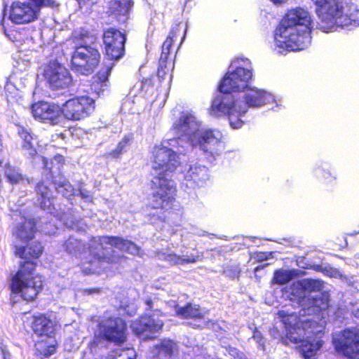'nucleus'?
Listing matches in <instances>:
<instances>
[{
	"instance_id": "nucleus-5",
	"label": "nucleus",
	"mask_w": 359,
	"mask_h": 359,
	"mask_svg": "<svg viewBox=\"0 0 359 359\" xmlns=\"http://www.w3.org/2000/svg\"><path fill=\"white\" fill-rule=\"evenodd\" d=\"M321 24L319 29L330 32L335 25L341 27L359 25V9L354 5L344 6L341 0H311Z\"/></svg>"
},
{
	"instance_id": "nucleus-49",
	"label": "nucleus",
	"mask_w": 359,
	"mask_h": 359,
	"mask_svg": "<svg viewBox=\"0 0 359 359\" xmlns=\"http://www.w3.org/2000/svg\"><path fill=\"white\" fill-rule=\"evenodd\" d=\"M54 160L57 161L60 164H64L65 163V158L63 157V156L62 155H56L54 156Z\"/></svg>"
},
{
	"instance_id": "nucleus-20",
	"label": "nucleus",
	"mask_w": 359,
	"mask_h": 359,
	"mask_svg": "<svg viewBox=\"0 0 359 359\" xmlns=\"http://www.w3.org/2000/svg\"><path fill=\"white\" fill-rule=\"evenodd\" d=\"M189 140L194 146H198L205 152L210 153H212L213 147L219 142L213 130L202 129L194 131Z\"/></svg>"
},
{
	"instance_id": "nucleus-47",
	"label": "nucleus",
	"mask_w": 359,
	"mask_h": 359,
	"mask_svg": "<svg viewBox=\"0 0 359 359\" xmlns=\"http://www.w3.org/2000/svg\"><path fill=\"white\" fill-rule=\"evenodd\" d=\"M102 291V289L100 287H90V288H86L83 290V292L86 294H99Z\"/></svg>"
},
{
	"instance_id": "nucleus-45",
	"label": "nucleus",
	"mask_w": 359,
	"mask_h": 359,
	"mask_svg": "<svg viewBox=\"0 0 359 359\" xmlns=\"http://www.w3.org/2000/svg\"><path fill=\"white\" fill-rule=\"evenodd\" d=\"M103 340H104V334L102 332L99 334H95L93 339L90 341V348L92 349L97 348Z\"/></svg>"
},
{
	"instance_id": "nucleus-17",
	"label": "nucleus",
	"mask_w": 359,
	"mask_h": 359,
	"mask_svg": "<svg viewBox=\"0 0 359 359\" xmlns=\"http://www.w3.org/2000/svg\"><path fill=\"white\" fill-rule=\"evenodd\" d=\"M31 111L35 120L52 126L58 125L63 116L62 105L50 102H36L31 105Z\"/></svg>"
},
{
	"instance_id": "nucleus-8",
	"label": "nucleus",
	"mask_w": 359,
	"mask_h": 359,
	"mask_svg": "<svg viewBox=\"0 0 359 359\" xmlns=\"http://www.w3.org/2000/svg\"><path fill=\"white\" fill-rule=\"evenodd\" d=\"M53 0H18L12 2L9 12L10 20L16 25H24L38 20L41 9L51 6Z\"/></svg>"
},
{
	"instance_id": "nucleus-1",
	"label": "nucleus",
	"mask_w": 359,
	"mask_h": 359,
	"mask_svg": "<svg viewBox=\"0 0 359 359\" xmlns=\"http://www.w3.org/2000/svg\"><path fill=\"white\" fill-rule=\"evenodd\" d=\"M151 168L157 172L150 181V196L146 208L147 219L151 224L167 222L174 214L177 186L170 174L180 165L179 158L172 149L156 145L152 151Z\"/></svg>"
},
{
	"instance_id": "nucleus-35",
	"label": "nucleus",
	"mask_w": 359,
	"mask_h": 359,
	"mask_svg": "<svg viewBox=\"0 0 359 359\" xmlns=\"http://www.w3.org/2000/svg\"><path fill=\"white\" fill-rule=\"evenodd\" d=\"M317 175L319 180L322 181V183L328 188L332 189L337 184L336 176H332L329 170L320 169L318 170Z\"/></svg>"
},
{
	"instance_id": "nucleus-44",
	"label": "nucleus",
	"mask_w": 359,
	"mask_h": 359,
	"mask_svg": "<svg viewBox=\"0 0 359 359\" xmlns=\"http://www.w3.org/2000/svg\"><path fill=\"white\" fill-rule=\"evenodd\" d=\"M75 189L74 187L69 182H66L61 187L58 192L61 193L63 196L68 198L74 195Z\"/></svg>"
},
{
	"instance_id": "nucleus-9",
	"label": "nucleus",
	"mask_w": 359,
	"mask_h": 359,
	"mask_svg": "<svg viewBox=\"0 0 359 359\" xmlns=\"http://www.w3.org/2000/svg\"><path fill=\"white\" fill-rule=\"evenodd\" d=\"M95 107V101L88 95L74 96L62 104L63 117L72 121H79L90 116Z\"/></svg>"
},
{
	"instance_id": "nucleus-16",
	"label": "nucleus",
	"mask_w": 359,
	"mask_h": 359,
	"mask_svg": "<svg viewBox=\"0 0 359 359\" xmlns=\"http://www.w3.org/2000/svg\"><path fill=\"white\" fill-rule=\"evenodd\" d=\"M43 75L51 90H65L74 86V79L69 71L57 62H50Z\"/></svg>"
},
{
	"instance_id": "nucleus-36",
	"label": "nucleus",
	"mask_w": 359,
	"mask_h": 359,
	"mask_svg": "<svg viewBox=\"0 0 359 359\" xmlns=\"http://www.w3.org/2000/svg\"><path fill=\"white\" fill-rule=\"evenodd\" d=\"M127 1L114 0L110 3V12L114 15H124L127 12Z\"/></svg>"
},
{
	"instance_id": "nucleus-27",
	"label": "nucleus",
	"mask_w": 359,
	"mask_h": 359,
	"mask_svg": "<svg viewBox=\"0 0 359 359\" xmlns=\"http://www.w3.org/2000/svg\"><path fill=\"white\" fill-rule=\"evenodd\" d=\"M133 140V135H124L118 142L115 149L109 152L104 153L102 157L106 160L117 159L121 157L123 152L126 151V147H128Z\"/></svg>"
},
{
	"instance_id": "nucleus-37",
	"label": "nucleus",
	"mask_w": 359,
	"mask_h": 359,
	"mask_svg": "<svg viewBox=\"0 0 359 359\" xmlns=\"http://www.w3.org/2000/svg\"><path fill=\"white\" fill-rule=\"evenodd\" d=\"M175 344L171 340H163L158 346V352L165 356L171 357L173 354Z\"/></svg>"
},
{
	"instance_id": "nucleus-11",
	"label": "nucleus",
	"mask_w": 359,
	"mask_h": 359,
	"mask_svg": "<svg viewBox=\"0 0 359 359\" xmlns=\"http://www.w3.org/2000/svg\"><path fill=\"white\" fill-rule=\"evenodd\" d=\"M29 327L32 334L39 339H55L61 328V323L54 315L37 313L31 316Z\"/></svg>"
},
{
	"instance_id": "nucleus-21",
	"label": "nucleus",
	"mask_w": 359,
	"mask_h": 359,
	"mask_svg": "<svg viewBox=\"0 0 359 359\" xmlns=\"http://www.w3.org/2000/svg\"><path fill=\"white\" fill-rule=\"evenodd\" d=\"M37 232L36 222L32 219H25L18 224L13 235L20 241L25 243L32 241Z\"/></svg>"
},
{
	"instance_id": "nucleus-55",
	"label": "nucleus",
	"mask_w": 359,
	"mask_h": 359,
	"mask_svg": "<svg viewBox=\"0 0 359 359\" xmlns=\"http://www.w3.org/2000/svg\"><path fill=\"white\" fill-rule=\"evenodd\" d=\"M100 90L102 91V93H103V92H104V89H101V88H100Z\"/></svg>"
},
{
	"instance_id": "nucleus-42",
	"label": "nucleus",
	"mask_w": 359,
	"mask_h": 359,
	"mask_svg": "<svg viewBox=\"0 0 359 359\" xmlns=\"http://www.w3.org/2000/svg\"><path fill=\"white\" fill-rule=\"evenodd\" d=\"M224 273L231 279L238 278L241 273V269L238 265H230L226 267Z\"/></svg>"
},
{
	"instance_id": "nucleus-26",
	"label": "nucleus",
	"mask_w": 359,
	"mask_h": 359,
	"mask_svg": "<svg viewBox=\"0 0 359 359\" xmlns=\"http://www.w3.org/2000/svg\"><path fill=\"white\" fill-rule=\"evenodd\" d=\"M157 256L160 260L166 262L170 265H184L189 263H195L201 259V256L200 255H192L189 257L182 258L175 253H166L163 252H158Z\"/></svg>"
},
{
	"instance_id": "nucleus-10",
	"label": "nucleus",
	"mask_w": 359,
	"mask_h": 359,
	"mask_svg": "<svg viewBox=\"0 0 359 359\" xmlns=\"http://www.w3.org/2000/svg\"><path fill=\"white\" fill-rule=\"evenodd\" d=\"M335 351L341 355L349 359L359 358V328H345L332 339Z\"/></svg>"
},
{
	"instance_id": "nucleus-18",
	"label": "nucleus",
	"mask_w": 359,
	"mask_h": 359,
	"mask_svg": "<svg viewBox=\"0 0 359 359\" xmlns=\"http://www.w3.org/2000/svg\"><path fill=\"white\" fill-rule=\"evenodd\" d=\"M175 314L184 320L192 319L198 323H188L187 325L196 330H202L210 324V320L205 319V314L199 304L186 303L184 306L177 307L175 309Z\"/></svg>"
},
{
	"instance_id": "nucleus-50",
	"label": "nucleus",
	"mask_w": 359,
	"mask_h": 359,
	"mask_svg": "<svg viewBox=\"0 0 359 359\" xmlns=\"http://www.w3.org/2000/svg\"><path fill=\"white\" fill-rule=\"evenodd\" d=\"M79 3L83 4H88L89 5L94 4L93 0H79Z\"/></svg>"
},
{
	"instance_id": "nucleus-54",
	"label": "nucleus",
	"mask_w": 359,
	"mask_h": 359,
	"mask_svg": "<svg viewBox=\"0 0 359 359\" xmlns=\"http://www.w3.org/2000/svg\"><path fill=\"white\" fill-rule=\"evenodd\" d=\"M261 258H262V259H267V257H262Z\"/></svg>"
},
{
	"instance_id": "nucleus-22",
	"label": "nucleus",
	"mask_w": 359,
	"mask_h": 359,
	"mask_svg": "<svg viewBox=\"0 0 359 359\" xmlns=\"http://www.w3.org/2000/svg\"><path fill=\"white\" fill-rule=\"evenodd\" d=\"M36 200L41 208L50 209L53 206L54 196L49 187L43 180L38 182L35 186Z\"/></svg>"
},
{
	"instance_id": "nucleus-33",
	"label": "nucleus",
	"mask_w": 359,
	"mask_h": 359,
	"mask_svg": "<svg viewBox=\"0 0 359 359\" xmlns=\"http://www.w3.org/2000/svg\"><path fill=\"white\" fill-rule=\"evenodd\" d=\"M324 282L319 279L307 278L303 280L302 287L308 292H319L323 290Z\"/></svg>"
},
{
	"instance_id": "nucleus-32",
	"label": "nucleus",
	"mask_w": 359,
	"mask_h": 359,
	"mask_svg": "<svg viewBox=\"0 0 359 359\" xmlns=\"http://www.w3.org/2000/svg\"><path fill=\"white\" fill-rule=\"evenodd\" d=\"M112 67L113 66H107L104 71L100 70L95 74L94 81L92 84L95 91L96 90V86L100 85L101 88L107 86L109 76L111 74Z\"/></svg>"
},
{
	"instance_id": "nucleus-7",
	"label": "nucleus",
	"mask_w": 359,
	"mask_h": 359,
	"mask_svg": "<svg viewBox=\"0 0 359 359\" xmlns=\"http://www.w3.org/2000/svg\"><path fill=\"white\" fill-rule=\"evenodd\" d=\"M100 62L101 54L97 48L79 44L71 53L69 68L78 74L89 76L98 67Z\"/></svg>"
},
{
	"instance_id": "nucleus-14",
	"label": "nucleus",
	"mask_w": 359,
	"mask_h": 359,
	"mask_svg": "<svg viewBox=\"0 0 359 359\" xmlns=\"http://www.w3.org/2000/svg\"><path fill=\"white\" fill-rule=\"evenodd\" d=\"M278 316L281 319L286 331L285 338L292 344H297L300 341V337L306 334V330L311 327L312 322L309 320L301 319L299 315L296 313H289L285 310H279Z\"/></svg>"
},
{
	"instance_id": "nucleus-52",
	"label": "nucleus",
	"mask_w": 359,
	"mask_h": 359,
	"mask_svg": "<svg viewBox=\"0 0 359 359\" xmlns=\"http://www.w3.org/2000/svg\"><path fill=\"white\" fill-rule=\"evenodd\" d=\"M274 4H283L285 3L287 0H271Z\"/></svg>"
},
{
	"instance_id": "nucleus-25",
	"label": "nucleus",
	"mask_w": 359,
	"mask_h": 359,
	"mask_svg": "<svg viewBox=\"0 0 359 359\" xmlns=\"http://www.w3.org/2000/svg\"><path fill=\"white\" fill-rule=\"evenodd\" d=\"M175 67V61L170 62L168 61L158 60V67L156 72V79L157 85L162 87L163 83L166 81L168 86L170 85L173 77L172 72Z\"/></svg>"
},
{
	"instance_id": "nucleus-48",
	"label": "nucleus",
	"mask_w": 359,
	"mask_h": 359,
	"mask_svg": "<svg viewBox=\"0 0 359 359\" xmlns=\"http://www.w3.org/2000/svg\"><path fill=\"white\" fill-rule=\"evenodd\" d=\"M320 271L326 274V275H328L329 276L332 277L334 276V273H336V271H334L332 269H330V270H327V268H324V269H321Z\"/></svg>"
},
{
	"instance_id": "nucleus-43",
	"label": "nucleus",
	"mask_w": 359,
	"mask_h": 359,
	"mask_svg": "<svg viewBox=\"0 0 359 359\" xmlns=\"http://www.w3.org/2000/svg\"><path fill=\"white\" fill-rule=\"evenodd\" d=\"M5 176L7 180L12 184H17L23 180L21 174L11 170L6 172Z\"/></svg>"
},
{
	"instance_id": "nucleus-53",
	"label": "nucleus",
	"mask_w": 359,
	"mask_h": 359,
	"mask_svg": "<svg viewBox=\"0 0 359 359\" xmlns=\"http://www.w3.org/2000/svg\"><path fill=\"white\" fill-rule=\"evenodd\" d=\"M263 269V266H257L255 269V272H257V271L259 270H261Z\"/></svg>"
},
{
	"instance_id": "nucleus-28",
	"label": "nucleus",
	"mask_w": 359,
	"mask_h": 359,
	"mask_svg": "<svg viewBox=\"0 0 359 359\" xmlns=\"http://www.w3.org/2000/svg\"><path fill=\"white\" fill-rule=\"evenodd\" d=\"M297 344H299L303 357L305 359H313L317 351L322 347L323 341L318 340L316 342H312L309 340L304 339L303 337H300V341Z\"/></svg>"
},
{
	"instance_id": "nucleus-39",
	"label": "nucleus",
	"mask_w": 359,
	"mask_h": 359,
	"mask_svg": "<svg viewBox=\"0 0 359 359\" xmlns=\"http://www.w3.org/2000/svg\"><path fill=\"white\" fill-rule=\"evenodd\" d=\"M172 44L173 41L168 38H166L163 41L161 46V53L159 57V60H161V62H163V60L168 61Z\"/></svg>"
},
{
	"instance_id": "nucleus-6",
	"label": "nucleus",
	"mask_w": 359,
	"mask_h": 359,
	"mask_svg": "<svg viewBox=\"0 0 359 359\" xmlns=\"http://www.w3.org/2000/svg\"><path fill=\"white\" fill-rule=\"evenodd\" d=\"M89 242L87 248L88 254L81 257L79 264L83 273L86 275L93 273V269L89 266H93L105 259V256L97 252L106 250L104 247V243L126 252H129L132 249H137V245L133 241L115 236H92Z\"/></svg>"
},
{
	"instance_id": "nucleus-31",
	"label": "nucleus",
	"mask_w": 359,
	"mask_h": 359,
	"mask_svg": "<svg viewBox=\"0 0 359 359\" xmlns=\"http://www.w3.org/2000/svg\"><path fill=\"white\" fill-rule=\"evenodd\" d=\"M186 34L187 27H184L182 22H177L172 26L166 38L169 39L173 42L177 41L179 38L180 40V44H182L185 39Z\"/></svg>"
},
{
	"instance_id": "nucleus-38",
	"label": "nucleus",
	"mask_w": 359,
	"mask_h": 359,
	"mask_svg": "<svg viewBox=\"0 0 359 359\" xmlns=\"http://www.w3.org/2000/svg\"><path fill=\"white\" fill-rule=\"evenodd\" d=\"M157 80L156 79L155 75L152 74L147 78H143L141 80V86L140 88L142 91H148L149 89L152 88H155L156 89L161 88V86L156 84Z\"/></svg>"
},
{
	"instance_id": "nucleus-30",
	"label": "nucleus",
	"mask_w": 359,
	"mask_h": 359,
	"mask_svg": "<svg viewBox=\"0 0 359 359\" xmlns=\"http://www.w3.org/2000/svg\"><path fill=\"white\" fill-rule=\"evenodd\" d=\"M296 276L295 270L276 269L273 272L271 282L273 284L283 285L292 280Z\"/></svg>"
},
{
	"instance_id": "nucleus-34",
	"label": "nucleus",
	"mask_w": 359,
	"mask_h": 359,
	"mask_svg": "<svg viewBox=\"0 0 359 359\" xmlns=\"http://www.w3.org/2000/svg\"><path fill=\"white\" fill-rule=\"evenodd\" d=\"M90 32L84 27H79L71 34V39L74 43L82 44L92 38Z\"/></svg>"
},
{
	"instance_id": "nucleus-12",
	"label": "nucleus",
	"mask_w": 359,
	"mask_h": 359,
	"mask_svg": "<svg viewBox=\"0 0 359 359\" xmlns=\"http://www.w3.org/2000/svg\"><path fill=\"white\" fill-rule=\"evenodd\" d=\"M126 34L114 27H109L103 31L102 41L104 53L111 61L121 59L126 53Z\"/></svg>"
},
{
	"instance_id": "nucleus-29",
	"label": "nucleus",
	"mask_w": 359,
	"mask_h": 359,
	"mask_svg": "<svg viewBox=\"0 0 359 359\" xmlns=\"http://www.w3.org/2000/svg\"><path fill=\"white\" fill-rule=\"evenodd\" d=\"M18 134L23 140L22 144V149L28 150L30 156H35L36 154V150L32 143L34 138L31 130L20 126L18 127Z\"/></svg>"
},
{
	"instance_id": "nucleus-40",
	"label": "nucleus",
	"mask_w": 359,
	"mask_h": 359,
	"mask_svg": "<svg viewBox=\"0 0 359 359\" xmlns=\"http://www.w3.org/2000/svg\"><path fill=\"white\" fill-rule=\"evenodd\" d=\"M80 244L76 239H68L64 244L65 250L69 254L75 255L79 251Z\"/></svg>"
},
{
	"instance_id": "nucleus-51",
	"label": "nucleus",
	"mask_w": 359,
	"mask_h": 359,
	"mask_svg": "<svg viewBox=\"0 0 359 359\" xmlns=\"http://www.w3.org/2000/svg\"><path fill=\"white\" fill-rule=\"evenodd\" d=\"M145 303L149 306V309H151L152 305H153V302H152V300L151 299H147L145 301Z\"/></svg>"
},
{
	"instance_id": "nucleus-41",
	"label": "nucleus",
	"mask_w": 359,
	"mask_h": 359,
	"mask_svg": "<svg viewBox=\"0 0 359 359\" xmlns=\"http://www.w3.org/2000/svg\"><path fill=\"white\" fill-rule=\"evenodd\" d=\"M130 351L129 348L115 351L113 359H135V354Z\"/></svg>"
},
{
	"instance_id": "nucleus-19",
	"label": "nucleus",
	"mask_w": 359,
	"mask_h": 359,
	"mask_svg": "<svg viewBox=\"0 0 359 359\" xmlns=\"http://www.w3.org/2000/svg\"><path fill=\"white\" fill-rule=\"evenodd\" d=\"M208 177L207 169L204 166H191L184 175L182 187L187 191L203 186Z\"/></svg>"
},
{
	"instance_id": "nucleus-15",
	"label": "nucleus",
	"mask_w": 359,
	"mask_h": 359,
	"mask_svg": "<svg viewBox=\"0 0 359 359\" xmlns=\"http://www.w3.org/2000/svg\"><path fill=\"white\" fill-rule=\"evenodd\" d=\"M97 327L104 334L105 341L120 346L127 341V323L118 316H109L99 323Z\"/></svg>"
},
{
	"instance_id": "nucleus-2",
	"label": "nucleus",
	"mask_w": 359,
	"mask_h": 359,
	"mask_svg": "<svg viewBox=\"0 0 359 359\" xmlns=\"http://www.w3.org/2000/svg\"><path fill=\"white\" fill-rule=\"evenodd\" d=\"M252 79L251 69L237 67L224 75L218 86V90L226 95L215 106V109L225 114L232 128L243 126L245 113L249 107H257L266 104V92L256 88H248Z\"/></svg>"
},
{
	"instance_id": "nucleus-23",
	"label": "nucleus",
	"mask_w": 359,
	"mask_h": 359,
	"mask_svg": "<svg viewBox=\"0 0 359 359\" xmlns=\"http://www.w3.org/2000/svg\"><path fill=\"white\" fill-rule=\"evenodd\" d=\"M53 341L48 342L47 340L40 339L34 344L35 355L40 359L48 358L54 355L59 347L57 341L53 339Z\"/></svg>"
},
{
	"instance_id": "nucleus-13",
	"label": "nucleus",
	"mask_w": 359,
	"mask_h": 359,
	"mask_svg": "<svg viewBox=\"0 0 359 359\" xmlns=\"http://www.w3.org/2000/svg\"><path fill=\"white\" fill-rule=\"evenodd\" d=\"M163 321L154 313H143L131 324L133 332L144 341L154 340L162 332Z\"/></svg>"
},
{
	"instance_id": "nucleus-46",
	"label": "nucleus",
	"mask_w": 359,
	"mask_h": 359,
	"mask_svg": "<svg viewBox=\"0 0 359 359\" xmlns=\"http://www.w3.org/2000/svg\"><path fill=\"white\" fill-rule=\"evenodd\" d=\"M67 181L68 180L65 176L60 175L58 177H53L51 182L55 185V189L58 191L60 190L63 184Z\"/></svg>"
},
{
	"instance_id": "nucleus-3",
	"label": "nucleus",
	"mask_w": 359,
	"mask_h": 359,
	"mask_svg": "<svg viewBox=\"0 0 359 359\" xmlns=\"http://www.w3.org/2000/svg\"><path fill=\"white\" fill-rule=\"evenodd\" d=\"M43 252L44 246L39 240L14 246V255L22 260L11 277L9 288L12 294H20L27 302H34L43 290V277L36 272L38 260Z\"/></svg>"
},
{
	"instance_id": "nucleus-24",
	"label": "nucleus",
	"mask_w": 359,
	"mask_h": 359,
	"mask_svg": "<svg viewBox=\"0 0 359 359\" xmlns=\"http://www.w3.org/2000/svg\"><path fill=\"white\" fill-rule=\"evenodd\" d=\"M175 128L182 135L189 136L190 140L193 132L198 129L195 117L191 114L182 113Z\"/></svg>"
},
{
	"instance_id": "nucleus-4",
	"label": "nucleus",
	"mask_w": 359,
	"mask_h": 359,
	"mask_svg": "<svg viewBox=\"0 0 359 359\" xmlns=\"http://www.w3.org/2000/svg\"><path fill=\"white\" fill-rule=\"evenodd\" d=\"M312 25L308 11L301 7L288 10L274 30L276 45L290 51L304 50L311 42Z\"/></svg>"
}]
</instances>
